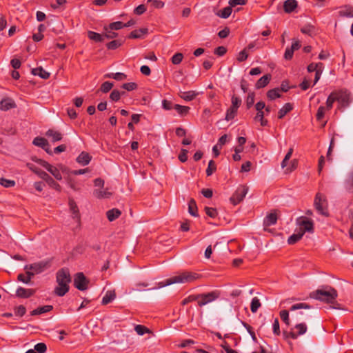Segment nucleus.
<instances>
[{
	"label": "nucleus",
	"instance_id": "f257e3e1",
	"mask_svg": "<svg viewBox=\"0 0 353 353\" xmlns=\"http://www.w3.org/2000/svg\"><path fill=\"white\" fill-rule=\"evenodd\" d=\"M56 281L58 285L54 288V293L59 296H64L69 291L71 277L69 270L62 268L57 272Z\"/></svg>",
	"mask_w": 353,
	"mask_h": 353
},
{
	"label": "nucleus",
	"instance_id": "f03ea898",
	"mask_svg": "<svg viewBox=\"0 0 353 353\" xmlns=\"http://www.w3.org/2000/svg\"><path fill=\"white\" fill-rule=\"evenodd\" d=\"M200 278L199 274L192 272H183L158 283V288H161L174 283H191Z\"/></svg>",
	"mask_w": 353,
	"mask_h": 353
},
{
	"label": "nucleus",
	"instance_id": "7ed1b4c3",
	"mask_svg": "<svg viewBox=\"0 0 353 353\" xmlns=\"http://www.w3.org/2000/svg\"><path fill=\"white\" fill-rule=\"evenodd\" d=\"M312 299L327 303H334L338 296L337 291L331 286H325L310 293Z\"/></svg>",
	"mask_w": 353,
	"mask_h": 353
},
{
	"label": "nucleus",
	"instance_id": "20e7f679",
	"mask_svg": "<svg viewBox=\"0 0 353 353\" xmlns=\"http://www.w3.org/2000/svg\"><path fill=\"white\" fill-rule=\"evenodd\" d=\"M314 207L317 212L325 217H328L330 214L328 211V202L325 195L317 192L314 200Z\"/></svg>",
	"mask_w": 353,
	"mask_h": 353
},
{
	"label": "nucleus",
	"instance_id": "39448f33",
	"mask_svg": "<svg viewBox=\"0 0 353 353\" xmlns=\"http://www.w3.org/2000/svg\"><path fill=\"white\" fill-rule=\"evenodd\" d=\"M28 168L37 174L41 179L44 180L48 185L52 188L60 192L61 188L59 183H57L48 173L37 168L32 164H28Z\"/></svg>",
	"mask_w": 353,
	"mask_h": 353
},
{
	"label": "nucleus",
	"instance_id": "423d86ee",
	"mask_svg": "<svg viewBox=\"0 0 353 353\" xmlns=\"http://www.w3.org/2000/svg\"><path fill=\"white\" fill-rule=\"evenodd\" d=\"M221 296V292L219 290H213L207 293H202L197 294V304L199 307H203L208 303H210Z\"/></svg>",
	"mask_w": 353,
	"mask_h": 353
},
{
	"label": "nucleus",
	"instance_id": "0eeeda50",
	"mask_svg": "<svg viewBox=\"0 0 353 353\" xmlns=\"http://www.w3.org/2000/svg\"><path fill=\"white\" fill-rule=\"evenodd\" d=\"M248 192V187L243 185L238 187L235 192L230 197V202L236 205L241 202Z\"/></svg>",
	"mask_w": 353,
	"mask_h": 353
},
{
	"label": "nucleus",
	"instance_id": "6e6552de",
	"mask_svg": "<svg viewBox=\"0 0 353 353\" xmlns=\"http://www.w3.org/2000/svg\"><path fill=\"white\" fill-rule=\"evenodd\" d=\"M296 223L299 226V231L304 234L306 232L312 233L314 232V223L312 220L305 216L299 217Z\"/></svg>",
	"mask_w": 353,
	"mask_h": 353
},
{
	"label": "nucleus",
	"instance_id": "1a4fd4ad",
	"mask_svg": "<svg viewBox=\"0 0 353 353\" xmlns=\"http://www.w3.org/2000/svg\"><path fill=\"white\" fill-rule=\"evenodd\" d=\"M34 161L36 163L41 165L42 167L45 168L49 172H50L54 176V177L57 180L60 181L62 179L61 174L57 168L50 165L47 161L40 159L36 158L35 159H34Z\"/></svg>",
	"mask_w": 353,
	"mask_h": 353
},
{
	"label": "nucleus",
	"instance_id": "9d476101",
	"mask_svg": "<svg viewBox=\"0 0 353 353\" xmlns=\"http://www.w3.org/2000/svg\"><path fill=\"white\" fill-rule=\"evenodd\" d=\"M89 281L86 279L83 273L78 272L75 274L74 279V285L79 290L84 291L88 288Z\"/></svg>",
	"mask_w": 353,
	"mask_h": 353
},
{
	"label": "nucleus",
	"instance_id": "9b49d317",
	"mask_svg": "<svg viewBox=\"0 0 353 353\" xmlns=\"http://www.w3.org/2000/svg\"><path fill=\"white\" fill-rule=\"evenodd\" d=\"M50 266L49 263L47 261H39L37 263H34L32 264L26 265L24 267L25 270H30L34 272V273L39 274L43 272Z\"/></svg>",
	"mask_w": 353,
	"mask_h": 353
},
{
	"label": "nucleus",
	"instance_id": "f8f14e48",
	"mask_svg": "<svg viewBox=\"0 0 353 353\" xmlns=\"http://www.w3.org/2000/svg\"><path fill=\"white\" fill-rule=\"evenodd\" d=\"M294 328L298 330L296 333L292 331L290 332L283 331V335L286 338L296 339L298 337V336L304 334L307 331V325L303 323L296 324Z\"/></svg>",
	"mask_w": 353,
	"mask_h": 353
},
{
	"label": "nucleus",
	"instance_id": "ddd939ff",
	"mask_svg": "<svg viewBox=\"0 0 353 353\" xmlns=\"http://www.w3.org/2000/svg\"><path fill=\"white\" fill-rule=\"evenodd\" d=\"M36 292L34 289L19 287L16 290V296L21 299H28L33 296Z\"/></svg>",
	"mask_w": 353,
	"mask_h": 353
},
{
	"label": "nucleus",
	"instance_id": "4468645a",
	"mask_svg": "<svg viewBox=\"0 0 353 353\" xmlns=\"http://www.w3.org/2000/svg\"><path fill=\"white\" fill-rule=\"evenodd\" d=\"M69 207H70V210L72 214V218L74 219H77V221H80L79 210L77 203L72 199H69Z\"/></svg>",
	"mask_w": 353,
	"mask_h": 353
},
{
	"label": "nucleus",
	"instance_id": "2eb2a0df",
	"mask_svg": "<svg viewBox=\"0 0 353 353\" xmlns=\"http://www.w3.org/2000/svg\"><path fill=\"white\" fill-rule=\"evenodd\" d=\"M46 136L50 138L52 142H57L63 139V134L60 132L53 129H49L46 132Z\"/></svg>",
	"mask_w": 353,
	"mask_h": 353
},
{
	"label": "nucleus",
	"instance_id": "dca6fc26",
	"mask_svg": "<svg viewBox=\"0 0 353 353\" xmlns=\"http://www.w3.org/2000/svg\"><path fill=\"white\" fill-rule=\"evenodd\" d=\"M337 101L343 106H347L351 102L350 96L345 92H337Z\"/></svg>",
	"mask_w": 353,
	"mask_h": 353
},
{
	"label": "nucleus",
	"instance_id": "f3484780",
	"mask_svg": "<svg viewBox=\"0 0 353 353\" xmlns=\"http://www.w3.org/2000/svg\"><path fill=\"white\" fill-rule=\"evenodd\" d=\"M340 17L353 18V6L347 5L342 7L339 11Z\"/></svg>",
	"mask_w": 353,
	"mask_h": 353
},
{
	"label": "nucleus",
	"instance_id": "a211bd4d",
	"mask_svg": "<svg viewBox=\"0 0 353 353\" xmlns=\"http://www.w3.org/2000/svg\"><path fill=\"white\" fill-rule=\"evenodd\" d=\"M148 32V29L146 28L134 30L130 32L128 36L130 39H141Z\"/></svg>",
	"mask_w": 353,
	"mask_h": 353
},
{
	"label": "nucleus",
	"instance_id": "6ab92c4d",
	"mask_svg": "<svg viewBox=\"0 0 353 353\" xmlns=\"http://www.w3.org/2000/svg\"><path fill=\"white\" fill-rule=\"evenodd\" d=\"M272 76L270 74H267L261 77L256 83L255 88L256 89H261L265 87L271 80Z\"/></svg>",
	"mask_w": 353,
	"mask_h": 353
},
{
	"label": "nucleus",
	"instance_id": "aec40b11",
	"mask_svg": "<svg viewBox=\"0 0 353 353\" xmlns=\"http://www.w3.org/2000/svg\"><path fill=\"white\" fill-rule=\"evenodd\" d=\"M92 159V157L85 152H82L77 158V161L81 165H86L89 164Z\"/></svg>",
	"mask_w": 353,
	"mask_h": 353
},
{
	"label": "nucleus",
	"instance_id": "412c9836",
	"mask_svg": "<svg viewBox=\"0 0 353 353\" xmlns=\"http://www.w3.org/2000/svg\"><path fill=\"white\" fill-rule=\"evenodd\" d=\"M14 102L10 99H4L0 102V110L6 111L15 108Z\"/></svg>",
	"mask_w": 353,
	"mask_h": 353
},
{
	"label": "nucleus",
	"instance_id": "4be33fe9",
	"mask_svg": "<svg viewBox=\"0 0 353 353\" xmlns=\"http://www.w3.org/2000/svg\"><path fill=\"white\" fill-rule=\"evenodd\" d=\"M297 7L296 0H286L283 3V8L285 12L290 13Z\"/></svg>",
	"mask_w": 353,
	"mask_h": 353
},
{
	"label": "nucleus",
	"instance_id": "5701e85b",
	"mask_svg": "<svg viewBox=\"0 0 353 353\" xmlns=\"http://www.w3.org/2000/svg\"><path fill=\"white\" fill-rule=\"evenodd\" d=\"M32 74L38 75L43 79H48L50 77V73L46 71L42 67H38L32 69Z\"/></svg>",
	"mask_w": 353,
	"mask_h": 353
},
{
	"label": "nucleus",
	"instance_id": "b1692460",
	"mask_svg": "<svg viewBox=\"0 0 353 353\" xmlns=\"http://www.w3.org/2000/svg\"><path fill=\"white\" fill-rule=\"evenodd\" d=\"M121 212L117 208L109 210L106 212V216L110 221H113L120 216Z\"/></svg>",
	"mask_w": 353,
	"mask_h": 353
},
{
	"label": "nucleus",
	"instance_id": "393cba45",
	"mask_svg": "<svg viewBox=\"0 0 353 353\" xmlns=\"http://www.w3.org/2000/svg\"><path fill=\"white\" fill-rule=\"evenodd\" d=\"M52 309H53L52 305H47L37 307V309L32 310L30 314L32 316L39 315V314L48 312L51 311Z\"/></svg>",
	"mask_w": 353,
	"mask_h": 353
},
{
	"label": "nucleus",
	"instance_id": "a878e982",
	"mask_svg": "<svg viewBox=\"0 0 353 353\" xmlns=\"http://www.w3.org/2000/svg\"><path fill=\"white\" fill-rule=\"evenodd\" d=\"M293 109V106L290 103H287L282 107L278 112V118L283 119L288 112Z\"/></svg>",
	"mask_w": 353,
	"mask_h": 353
},
{
	"label": "nucleus",
	"instance_id": "bb28decb",
	"mask_svg": "<svg viewBox=\"0 0 353 353\" xmlns=\"http://www.w3.org/2000/svg\"><path fill=\"white\" fill-rule=\"evenodd\" d=\"M277 221V214L276 211L271 212L269 214L265 221L264 223L265 225L270 226L276 224Z\"/></svg>",
	"mask_w": 353,
	"mask_h": 353
},
{
	"label": "nucleus",
	"instance_id": "cd10ccee",
	"mask_svg": "<svg viewBox=\"0 0 353 353\" xmlns=\"http://www.w3.org/2000/svg\"><path fill=\"white\" fill-rule=\"evenodd\" d=\"M188 212L193 216L197 217L199 216L197 205L193 199H191L188 203Z\"/></svg>",
	"mask_w": 353,
	"mask_h": 353
},
{
	"label": "nucleus",
	"instance_id": "c85d7f7f",
	"mask_svg": "<svg viewBox=\"0 0 353 353\" xmlns=\"http://www.w3.org/2000/svg\"><path fill=\"white\" fill-rule=\"evenodd\" d=\"M345 188L349 193H353V170L349 174L345 182Z\"/></svg>",
	"mask_w": 353,
	"mask_h": 353
},
{
	"label": "nucleus",
	"instance_id": "c756f323",
	"mask_svg": "<svg viewBox=\"0 0 353 353\" xmlns=\"http://www.w3.org/2000/svg\"><path fill=\"white\" fill-rule=\"evenodd\" d=\"M116 297V294L114 290H109L108 291L105 296L102 299V304L103 305H107L109 303H110L112 301H113Z\"/></svg>",
	"mask_w": 353,
	"mask_h": 353
},
{
	"label": "nucleus",
	"instance_id": "7c9ffc66",
	"mask_svg": "<svg viewBox=\"0 0 353 353\" xmlns=\"http://www.w3.org/2000/svg\"><path fill=\"white\" fill-rule=\"evenodd\" d=\"M33 144L42 148L43 149H46V147L48 146V141L43 137H37L34 139Z\"/></svg>",
	"mask_w": 353,
	"mask_h": 353
},
{
	"label": "nucleus",
	"instance_id": "2f4dec72",
	"mask_svg": "<svg viewBox=\"0 0 353 353\" xmlns=\"http://www.w3.org/2000/svg\"><path fill=\"white\" fill-rule=\"evenodd\" d=\"M174 109L177 112V113L182 116H186L190 110V107L188 106H183L179 104H174Z\"/></svg>",
	"mask_w": 353,
	"mask_h": 353
},
{
	"label": "nucleus",
	"instance_id": "473e14b6",
	"mask_svg": "<svg viewBox=\"0 0 353 353\" xmlns=\"http://www.w3.org/2000/svg\"><path fill=\"white\" fill-rule=\"evenodd\" d=\"M124 94H125V91H119L117 89H114L111 92L110 94V99H111V101L117 102L119 101L121 96H123Z\"/></svg>",
	"mask_w": 353,
	"mask_h": 353
},
{
	"label": "nucleus",
	"instance_id": "72a5a7b5",
	"mask_svg": "<svg viewBox=\"0 0 353 353\" xmlns=\"http://www.w3.org/2000/svg\"><path fill=\"white\" fill-rule=\"evenodd\" d=\"M93 194L98 199L109 198L112 193L108 191V190H95L93 192Z\"/></svg>",
	"mask_w": 353,
	"mask_h": 353
},
{
	"label": "nucleus",
	"instance_id": "f704fd0d",
	"mask_svg": "<svg viewBox=\"0 0 353 353\" xmlns=\"http://www.w3.org/2000/svg\"><path fill=\"white\" fill-rule=\"evenodd\" d=\"M232 13V7L228 6L224 8L222 10L218 11L216 14L223 19L228 18Z\"/></svg>",
	"mask_w": 353,
	"mask_h": 353
},
{
	"label": "nucleus",
	"instance_id": "c9c22d12",
	"mask_svg": "<svg viewBox=\"0 0 353 353\" xmlns=\"http://www.w3.org/2000/svg\"><path fill=\"white\" fill-rule=\"evenodd\" d=\"M113 86L114 83L112 82L105 81L101 84L100 88L97 91V93H98L99 91L102 92L103 93H108L112 90Z\"/></svg>",
	"mask_w": 353,
	"mask_h": 353
},
{
	"label": "nucleus",
	"instance_id": "e433bc0d",
	"mask_svg": "<svg viewBox=\"0 0 353 353\" xmlns=\"http://www.w3.org/2000/svg\"><path fill=\"white\" fill-rule=\"evenodd\" d=\"M337 101V92H332L327 97L326 101L327 109L330 110L333 106V103Z\"/></svg>",
	"mask_w": 353,
	"mask_h": 353
},
{
	"label": "nucleus",
	"instance_id": "4c0bfd02",
	"mask_svg": "<svg viewBox=\"0 0 353 353\" xmlns=\"http://www.w3.org/2000/svg\"><path fill=\"white\" fill-rule=\"evenodd\" d=\"M304 234L301 231H299L296 234H293L291 235L288 239V243L290 245L295 244L296 242H298L301 238L303 237Z\"/></svg>",
	"mask_w": 353,
	"mask_h": 353
},
{
	"label": "nucleus",
	"instance_id": "58836bf2",
	"mask_svg": "<svg viewBox=\"0 0 353 353\" xmlns=\"http://www.w3.org/2000/svg\"><path fill=\"white\" fill-rule=\"evenodd\" d=\"M281 90L279 88H276L272 90H270L267 92V97L270 100H274L276 98H279L281 97L280 94Z\"/></svg>",
	"mask_w": 353,
	"mask_h": 353
},
{
	"label": "nucleus",
	"instance_id": "ea45409f",
	"mask_svg": "<svg viewBox=\"0 0 353 353\" xmlns=\"http://www.w3.org/2000/svg\"><path fill=\"white\" fill-rule=\"evenodd\" d=\"M261 306L260 300L257 297H254L252 299L250 304V310L252 313H256L259 308Z\"/></svg>",
	"mask_w": 353,
	"mask_h": 353
},
{
	"label": "nucleus",
	"instance_id": "a19ab883",
	"mask_svg": "<svg viewBox=\"0 0 353 353\" xmlns=\"http://www.w3.org/2000/svg\"><path fill=\"white\" fill-rule=\"evenodd\" d=\"M316 65H317L316 66V72L315 73L314 81L313 85H315L318 82V81L320 79L321 74L323 72V63L320 62V63H316Z\"/></svg>",
	"mask_w": 353,
	"mask_h": 353
},
{
	"label": "nucleus",
	"instance_id": "79ce46f5",
	"mask_svg": "<svg viewBox=\"0 0 353 353\" xmlns=\"http://www.w3.org/2000/svg\"><path fill=\"white\" fill-rule=\"evenodd\" d=\"M196 95L197 94L194 91H188L183 92L180 97L185 101H190L193 100Z\"/></svg>",
	"mask_w": 353,
	"mask_h": 353
},
{
	"label": "nucleus",
	"instance_id": "37998d69",
	"mask_svg": "<svg viewBox=\"0 0 353 353\" xmlns=\"http://www.w3.org/2000/svg\"><path fill=\"white\" fill-rule=\"evenodd\" d=\"M88 34L90 39L93 40L96 42H101L103 40V36L95 32L89 31L88 32Z\"/></svg>",
	"mask_w": 353,
	"mask_h": 353
},
{
	"label": "nucleus",
	"instance_id": "c03bdc74",
	"mask_svg": "<svg viewBox=\"0 0 353 353\" xmlns=\"http://www.w3.org/2000/svg\"><path fill=\"white\" fill-rule=\"evenodd\" d=\"M237 111H238V109L235 108H233V107H230L228 110H227V112H226V115H225V119L227 121H230L232 119L234 118V117L237 114Z\"/></svg>",
	"mask_w": 353,
	"mask_h": 353
},
{
	"label": "nucleus",
	"instance_id": "a18cd8bd",
	"mask_svg": "<svg viewBox=\"0 0 353 353\" xmlns=\"http://www.w3.org/2000/svg\"><path fill=\"white\" fill-rule=\"evenodd\" d=\"M123 41L121 39L114 40L107 43V48L109 50H115L121 46L123 43Z\"/></svg>",
	"mask_w": 353,
	"mask_h": 353
},
{
	"label": "nucleus",
	"instance_id": "49530a36",
	"mask_svg": "<svg viewBox=\"0 0 353 353\" xmlns=\"http://www.w3.org/2000/svg\"><path fill=\"white\" fill-rule=\"evenodd\" d=\"M216 170V165L215 162L213 160H210L208 163V166L206 169V174L207 176H211L214 172Z\"/></svg>",
	"mask_w": 353,
	"mask_h": 353
},
{
	"label": "nucleus",
	"instance_id": "de8ad7c7",
	"mask_svg": "<svg viewBox=\"0 0 353 353\" xmlns=\"http://www.w3.org/2000/svg\"><path fill=\"white\" fill-rule=\"evenodd\" d=\"M134 330L139 335H143L145 333L150 332L148 328L142 325H137L134 327Z\"/></svg>",
	"mask_w": 353,
	"mask_h": 353
},
{
	"label": "nucleus",
	"instance_id": "09e8293b",
	"mask_svg": "<svg viewBox=\"0 0 353 353\" xmlns=\"http://www.w3.org/2000/svg\"><path fill=\"white\" fill-rule=\"evenodd\" d=\"M0 184L5 188H10L13 187L15 185V181L13 180L6 179L5 178H1Z\"/></svg>",
	"mask_w": 353,
	"mask_h": 353
},
{
	"label": "nucleus",
	"instance_id": "8fccbe9b",
	"mask_svg": "<svg viewBox=\"0 0 353 353\" xmlns=\"http://www.w3.org/2000/svg\"><path fill=\"white\" fill-rule=\"evenodd\" d=\"M34 350L37 353H45L47 350V346L44 343H39L34 345Z\"/></svg>",
	"mask_w": 353,
	"mask_h": 353
},
{
	"label": "nucleus",
	"instance_id": "3c124183",
	"mask_svg": "<svg viewBox=\"0 0 353 353\" xmlns=\"http://www.w3.org/2000/svg\"><path fill=\"white\" fill-rule=\"evenodd\" d=\"M183 58V55L181 52L176 53L171 59L172 63L174 65L179 64Z\"/></svg>",
	"mask_w": 353,
	"mask_h": 353
},
{
	"label": "nucleus",
	"instance_id": "603ef678",
	"mask_svg": "<svg viewBox=\"0 0 353 353\" xmlns=\"http://www.w3.org/2000/svg\"><path fill=\"white\" fill-rule=\"evenodd\" d=\"M231 102H232V105H231L232 107L239 109V108L240 107V105L241 104L242 101H241V99L239 98V97L233 95L232 97Z\"/></svg>",
	"mask_w": 353,
	"mask_h": 353
},
{
	"label": "nucleus",
	"instance_id": "864d4df0",
	"mask_svg": "<svg viewBox=\"0 0 353 353\" xmlns=\"http://www.w3.org/2000/svg\"><path fill=\"white\" fill-rule=\"evenodd\" d=\"M138 85L134 82H130V83H123L121 86L122 88L128 90V91H132L137 88Z\"/></svg>",
	"mask_w": 353,
	"mask_h": 353
},
{
	"label": "nucleus",
	"instance_id": "5fc2aeb1",
	"mask_svg": "<svg viewBox=\"0 0 353 353\" xmlns=\"http://www.w3.org/2000/svg\"><path fill=\"white\" fill-rule=\"evenodd\" d=\"M205 212L206 214L211 218H215L218 215L216 209L213 208L205 207Z\"/></svg>",
	"mask_w": 353,
	"mask_h": 353
},
{
	"label": "nucleus",
	"instance_id": "6e6d98bb",
	"mask_svg": "<svg viewBox=\"0 0 353 353\" xmlns=\"http://www.w3.org/2000/svg\"><path fill=\"white\" fill-rule=\"evenodd\" d=\"M280 317L282 321L288 325H290V319H289V312L288 311L284 310L280 312Z\"/></svg>",
	"mask_w": 353,
	"mask_h": 353
},
{
	"label": "nucleus",
	"instance_id": "4d7b16f0",
	"mask_svg": "<svg viewBox=\"0 0 353 353\" xmlns=\"http://www.w3.org/2000/svg\"><path fill=\"white\" fill-rule=\"evenodd\" d=\"M310 305H309L308 304H307L305 303H300L293 305L290 307V310L294 311V310H299V309H310Z\"/></svg>",
	"mask_w": 353,
	"mask_h": 353
},
{
	"label": "nucleus",
	"instance_id": "13d9d810",
	"mask_svg": "<svg viewBox=\"0 0 353 353\" xmlns=\"http://www.w3.org/2000/svg\"><path fill=\"white\" fill-rule=\"evenodd\" d=\"M301 31L303 34L312 35L314 32V27L311 25H307V26L303 27L301 29Z\"/></svg>",
	"mask_w": 353,
	"mask_h": 353
},
{
	"label": "nucleus",
	"instance_id": "bf43d9fd",
	"mask_svg": "<svg viewBox=\"0 0 353 353\" xmlns=\"http://www.w3.org/2000/svg\"><path fill=\"white\" fill-rule=\"evenodd\" d=\"M254 96L255 94L254 92H250L248 95L246 99V105L248 109L250 108L254 103Z\"/></svg>",
	"mask_w": 353,
	"mask_h": 353
},
{
	"label": "nucleus",
	"instance_id": "052dcab7",
	"mask_svg": "<svg viewBox=\"0 0 353 353\" xmlns=\"http://www.w3.org/2000/svg\"><path fill=\"white\" fill-rule=\"evenodd\" d=\"M14 314L17 316H23L26 312V307L22 305L14 307Z\"/></svg>",
	"mask_w": 353,
	"mask_h": 353
},
{
	"label": "nucleus",
	"instance_id": "680f3d73",
	"mask_svg": "<svg viewBox=\"0 0 353 353\" xmlns=\"http://www.w3.org/2000/svg\"><path fill=\"white\" fill-rule=\"evenodd\" d=\"M272 327H273V332L275 335L276 336H279L280 334H281V331H280V326H279V319L277 318H276L273 322V325H272Z\"/></svg>",
	"mask_w": 353,
	"mask_h": 353
},
{
	"label": "nucleus",
	"instance_id": "e2e57ef3",
	"mask_svg": "<svg viewBox=\"0 0 353 353\" xmlns=\"http://www.w3.org/2000/svg\"><path fill=\"white\" fill-rule=\"evenodd\" d=\"M148 3H152V6L157 9L163 8L165 5L164 2L160 0H148Z\"/></svg>",
	"mask_w": 353,
	"mask_h": 353
},
{
	"label": "nucleus",
	"instance_id": "0e129e2a",
	"mask_svg": "<svg viewBox=\"0 0 353 353\" xmlns=\"http://www.w3.org/2000/svg\"><path fill=\"white\" fill-rule=\"evenodd\" d=\"M325 113V108L324 106H320L318 108L317 112H316V119L318 121H321L324 117Z\"/></svg>",
	"mask_w": 353,
	"mask_h": 353
},
{
	"label": "nucleus",
	"instance_id": "69168bd1",
	"mask_svg": "<svg viewBox=\"0 0 353 353\" xmlns=\"http://www.w3.org/2000/svg\"><path fill=\"white\" fill-rule=\"evenodd\" d=\"M123 28V23H122L121 21L113 22V23H110L109 26V28L111 30H120Z\"/></svg>",
	"mask_w": 353,
	"mask_h": 353
},
{
	"label": "nucleus",
	"instance_id": "338daca9",
	"mask_svg": "<svg viewBox=\"0 0 353 353\" xmlns=\"http://www.w3.org/2000/svg\"><path fill=\"white\" fill-rule=\"evenodd\" d=\"M248 57V54L246 52V50L244 49L242 51H241L237 57V61L239 62H243L245 61Z\"/></svg>",
	"mask_w": 353,
	"mask_h": 353
},
{
	"label": "nucleus",
	"instance_id": "774afa93",
	"mask_svg": "<svg viewBox=\"0 0 353 353\" xmlns=\"http://www.w3.org/2000/svg\"><path fill=\"white\" fill-rule=\"evenodd\" d=\"M162 106L163 108L166 110H170L172 109H174V104L172 103V101L166 99L163 100Z\"/></svg>",
	"mask_w": 353,
	"mask_h": 353
}]
</instances>
